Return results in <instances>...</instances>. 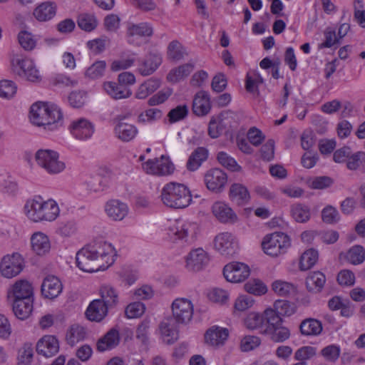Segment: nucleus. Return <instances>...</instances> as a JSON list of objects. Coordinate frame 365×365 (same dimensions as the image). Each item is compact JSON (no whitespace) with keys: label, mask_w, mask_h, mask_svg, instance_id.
Wrapping results in <instances>:
<instances>
[{"label":"nucleus","mask_w":365,"mask_h":365,"mask_svg":"<svg viewBox=\"0 0 365 365\" xmlns=\"http://www.w3.org/2000/svg\"><path fill=\"white\" fill-rule=\"evenodd\" d=\"M115 256L110 243L99 240L81 249L76 253V263L81 270L94 272L108 269L114 263Z\"/></svg>","instance_id":"f257e3e1"},{"label":"nucleus","mask_w":365,"mask_h":365,"mask_svg":"<svg viewBox=\"0 0 365 365\" xmlns=\"http://www.w3.org/2000/svg\"><path fill=\"white\" fill-rule=\"evenodd\" d=\"M30 120L34 125L48 131L56 130L63 124L61 108L57 105L41 102L31 106Z\"/></svg>","instance_id":"f03ea898"},{"label":"nucleus","mask_w":365,"mask_h":365,"mask_svg":"<svg viewBox=\"0 0 365 365\" xmlns=\"http://www.w3.org/2000/svg\"><path fill=\"white\" fill-rule=\"evenodd\" d=\"M160 197L165 205L174 209L187 207L192 202L189 188L184 184L175 182L164 185Z\"/></svg>","instance_id":"7ed1b4c3"},{"label":"nucleus","mask_w":365,"mask_h":365,"mask_svg":"<svg viewBox=\"0 0 365 365\" xmlns=\"http://www.w3.org/2000/svg\"><path fill=\"white\" fill-rule=\"evenodd\" d=\"M197 225L183 220H175L170 222L167 230V235L174 242L192 244L195 242L197 234Z\"/></svg>","instance_id":"20e7f679"},{"label":"nucleus","mask_w":365,"mask_h":365,"mask_svg":"<svg viewBox=\"0 0 365 365\" xmlns=\"http://www.w3.org/2000/svg\"><path fill=\"white\" fill-rule=\"evenodd\" d=\"M35 160L38 166L49 174H58L65 168V163L59 160V154L53 150L40 149L35 154Z\"/></svg>","instance_id":"39448f33"},{"label":"nucleus","mask_w":365,"mask_h":365,"mask_svg":"<svg viewBox=\"0 0 365 365\" xmlns=\"http://www.w3.org/2000/svg\"><path fill=\"white\" fill-rule=\"evenodd\" d=\"M289 246V238L283 232H274L266 235L262 242L264 253L272 257L284 253Z\"/></svg>","instance_id":"423d86ee"},{"label":"nucleus","mask_w":365,"mask_h":365,"mask_svg":"<svg viewBox=\"0 0 365 365\" xmlns=\"http://www.w3.org/2000/svg\"><path fill=\"white\" fill-rule=\"evenodd\" d=\"M11 66L14 73L19 76L25 77L29 81H41L39 71L31 59L21 58L19 56L14 57L11 60Z\"/></svg>","instance_id":"0eeeda50"},{"label":"nucleus","mask_w":365,"mask_h":365,"mask_svg":"<svg viewBox=\"0 0 365 365\" xmlns=\"http://www.w3.org/2000/svg\"><path fill=\"white\" fill-rule=\"evenodd\" d=\"M173 319L178 324H188L193 315V305L186 298L175 299L171 305Z\"/></svg>","instance_id":"6e6552de"},{"label":"nucleus","mask_w":365,"mask_h":365,"mask_svg":"<svg viewBox=\"0 0 365 365\" xmlns=\"http://www.w3.org/2000/svg\"><path fill=\"white\" fill-rule=\"evenodd\" d=\"M142 168L146 173L159 176L170 175L175 169L170 159L164 155L160 158L148 160L142 164Z\"/></svg>","instance_id":"1a4fd4ad"},{"label":"nucleus","mask_w":365,"mask_h":365,"mask_svg":"<svg viewBox=\"0 0 365 365\" xmlns=\"http://www.w3.org/2000/svg\"><path fill=\"white\" fill-rule=\"evenodd\" d=\"M24 269V259L19 253L6 255L0 263V272L4 277L12 278L16 277Z\"/></svg>","instance_id":"9d476101"},{"label":"nucleus","mask_w":365,"mask_h":365,"mask_svg":"<svg viewBox=\"0 0 365 365\" xmlns=\"http://www.w3.org/2000/svg\"><path fill=\"white\" fill-rule=\"evenodd\" d=\"M214 247L221 255L232 256L238 249L236 238L228 232H221L217 235L214 239Z\"/></svg>","instance_id":"9b49d317"},{"label":"nucleus","mask_w":365,"mask_h":365,"mask_svg":"<svg viewBox=\"0 0 365 365\" xmlns=\"http://www.w3.org/2000/svg\"><path fill=\"white\" fill-rule=\"evenodd\" d=\"M250 274V267L245 263L234 262L227 264L223 269V274L227 281L238 283L244 281Z\"/></svg>","instance_id":"f8f14e48"},{"label":"nucleus","mask_w":365,"mask_h":365,"mask_svg":"<svg viewBox=\"0 0 365 365\" xmlns=\"http://www.w3.org/2000/svg\"><path fill=\"white\" fill-rule=\"evenodd\" d=\"M205 183L207 188L212 192H218L225 187L227 176L219 168L209 170L205 175Z\"/></svg>","instance_id":"ddd939ff"},{"label":"nucleus","mask_w":365,"mask_h":365,"mask_svg":"<svg viewBox=\"0 0 365 365\" xmlns=\"http://www.w3.org/2000/svg\"><path fill=\"white\" fill-rule=\"evenodd\" d=\"M172 317L164 318L158 325L160 338L166 344H173L178 339V329Z\"/></svg>","instance_id":"4468645a"},{"label":"nucleus","mask_w":365,"mask_h":365,"mask_svg":"<svg viewBox=\"0 0 365 365\" xmlns=\"http://www.w3.org/2000/svg\"><path fill=\"white\" fill-rule=\"evenodd\" d=\"M12 292L14 298L24 299L26 301L29 302V299H33V287L31 284L25 279H21L13 285ZM26 308L24 312L18 311V313L24 315L30 310L29 302L24 303Z\"/></svg>","instance_id":"2eb2a0df"},{"label":"nucleus","mask_w":365,"mask_h":365,"mask_svg":"<svg viewBox=\"0 0 365 365\" xmlns=\"http://www.w3.org/2000/svg\"><path fill=\"white\" fill-rule=\"evenodd\" d=\"M162 63L159 53H150L143 58L138 59V71L143 76L153 74Z\"/></svg>","instance_id":"dca6fc26"},{"label":"nucleus","mask_w":365,"mask_h":365,"mask_svg":"<svg viewBox=\"0 0 365 365\" xmlns=\"http://www.w3.org/2000/svg\"><path fill=\"white\" fill-rule=\"evenodd\" d=\"M71 134L76 139L84 140L90 138L94 133L93 125L85 118L74 120L70 125Z\"/></svg>","instance_id":"f3484780"},{"label":"nucleus","mask_w":365,"mask_h":365,"mask_svg":"<svg viewBox=\"0 0 365 365\" xmlns=\"http://www.w3.org/2000/svg\"><path fill=\"white\" fill-rule=\"evenodd\" d=\"M129 208L127 204L118 200H111L105 205V212L112 220L121 221L128 215Z\"/></svg>","instance_id":"a211bd4d"},{"label":"nucleus","mask_w":365,"mask_h":365,"mask_svg":"<svg viewBox=\"0 0 365 365\" xmlns=\"http://www.w3.org/2000/svg\"><path fill=\"white\" fill-rule=\"evenodd\" d=\"M58 350V341L54 336H44L38 340L36 344V352L46 358L54 356Z\"/></svg>","instance_id":"6ab92c4d"},{"label":"nucleus","mask_w":365,"mask_h":365,"mask_svg":"<svg viewBox=\"0 0 365 365\" xmlns=\"http://www.w3.org/2000/svg\"><path fill=\"white\" fill-rule=\"evenodd\" d=\"M63 285L60 279L53 275L46 277L41 284V293L45 298L54 299L62 292Z\"/></svg>","instance_id":"aec40b11"},{"label":"nucleus","mask_w":365,"mask_h":365,"mask_svg":"<svg viewBox=\"0 0 365 365\" xmlns=\"http://www.w3.org/2000/svg\"><path fill=\"white\" fill-rule=\"evenodd\" d=\"M208 262V256L202 248L191 251L186 259L187 267L192 271L202 269Z\"/></svg>","instance_id":"412c9836"},{"label":"nucleus","mask_w":365,"mask_h":365,"mask_svg":"<svg viewBox=\"0 0 365 365\" xmlns=\"http://www.w3.org/2000/svg\"><path fill=\"white\" fill-rule=\"evenodd\" d=\"M212 211L216 218L223 223H233L237 215L231 207L222 202H216L212 207Z\"/></svg>","instance_id":"4be33fe9"},{"label":"nucleus","mask_w":365,"mask_h":365,"mask_svg":"<svg viewBox=\"0 0 365 365\" xmlns=\"http://www.w3.org/2000/svg\"><path fill=\"white\" fill-rule=\"evenodd\" d=\"M106 93L115 100H120L129 98L132 95L131 90L119 83L108 81L103 84Z\"/></svg>","instance_id":"5701e85b"},{"label":"nucleus","mask_w":365,"mask_h":365,"mask_svg":"<svg viewBox=\"0 0 365 365\" xmlns=\"http://www.w3.org/2000/svg\"><path fill=\"white\" fill-rule=\"evenodd\" d=\"M211 109L209 94L205 91L196 93L192 102V110L198 116L207 115Z\"/></svg>","instance_id":"b1692460"},{"label":"nucleus","mask_w":365,"mask_h":365,"mask_svg":"<svg viewBox=\"0 0 365 365\" xmlns=\"http://www.w3.org/2000/svg\"><path fill=\"white\" fill-rule=\"evenodd\" d=\"M108 309L101 299H95L90 303L86 315L91 321L100 322L107 315Z\"/></svg>","instance_id":"393cba45"},{"label":"nucleus","mask_w":365,"mask_h":365,"mask_svg":"<svg viewBox=\"0 0 365 365\" xmlns=\"http://www.w3.org/2000/svg\"><path fill=\"white\" fill-rule=\"evenodd\" d=\"M228 331L225 328L212 327L205 334V342L211 346L222 344L227 339Z\"/></svg>","instance_id":"a878e982"},{"label":"nucleus","mask_w":365,"mask_h":365,"mask_svg":"<svg viewBox=\"0 0 365 365\" xmlns=\"http://www.w3.org/2000/svg\"><path fill=\"white\" fill-rule=\"evenodd\" d=\"M43 202V200L40 196H36L26 202L24 210L28 218L35 222H41Z\"/></svg>","instance_id":"bb28decb"},{"label":"nucleus","mask_w":365,"mask_h":365,"mask_svg":"<svg viewBox=\"0 0 365 365\" xmlns=\"http://www.w3.org/2000/svg\"><path fill=\"white\" fill-rule=\"evenodd\" d=\"M56 9V4L53 2H43L34 9V16L39 21H47L55 16Z\"/></svg>","instance_id":"cd10ccee"},{"label":"nucleus","mask_w":365,"mask_h":365,"mask_svg":"<svg viewBox=\"0 0 365 365\" xmlns=\"http://www.w3.org/2000/svg\"><path fill=\"white\" fill-rule=\"evenodd\" d=\"M229 195L230 200L238 205L247 204L250 198L247 188L240 183H234L230 186Z\"/></svg>","instance_id":"c85d7f7f"},{"label":"nucleus","mask_w":365,"mask_h":365,"mask_svg":"<svg viewBox=\"0 0 365 365\" xmlns=\"http://www.w3.org/2000/svg\"><path fill=\"white\" fill-rule=\"evenodd\" d=\"M31 243L33 251L38 255H43L51 249L48 236L42 232L34 233L31 236Z\"/></svg>","instance_id":"c756f323"},{"label":"nucleus","mask_w":365,"mask_h":365,"mask_svg":"<svg viewBox=\"0 0 365 365\" xmlns=\"http://www.w3.org/2000/svg\"><path fill=\"white\" fill-rule=\"evenodd\" d=\"M208 157V150L204 147L197 148L190 155L186 167L190 171L197 170L202 163L207 160Z\"/></svg>","instance_id":"7c9ffc66"},{"label":"nucleus","mask_w":365,"mask_h":365,"mask_svg":"<svg viewBox=\"0 0 365 365\" xmlns=\"http://www.w3.org/2000/svg\"><path fill=\"white\" fill-rule=\"evenodd\" d=\"M120 341L118 331L111 329L107 334L100 339L96 344L99 351H105L116 346Z\"/></svg>","instance_id":"2f4dec72"},{"label":"nucleus","mask_w":365,"mask_h":365,"mask_svg":"<svg viewBox=\"0 0 365 365\" xmlns=\"http://www.w3.org/2000/svg\"><path fill=\"white\" fill-rule=\"evenodd\" d=\"M115 136L124 142H128L133 139L138 133L137 128L132 124L119 121L115 126Z\"/></svg>","instance_id":"473e14b6"},{"label":"nucleus","mask_w":365,"mask_h":365,"mask_svg":"<svg viewBox=\"0 0 365 365\" xmlns=\"http://www.w3.org/2000/svg\"><path fill=\"white\" fill-rule=\"evenodd\" d=\"M160 86V81L155 78H150L141 83L135 93L138 99H145L157 91Z\"/></svg>","instance_id":"72a5a7b5"},{"label":"nucleus","mask_w":365,"mask_h":365,"mask_svg":"<svg viewBox=\"0 0 365 365\" xmlns=\"http://www.w3.org/2000/svg\"><path fill=\"white\" fill-rule=\"evenodd\" d=\"M326 282L325 275L319 272H310L306 279V286L309 292H319Z\"/></svg>","instance_id":"f704fd0d"},{"label":"nucleus","mask_w":365,"mask_h":365,"mask_svg":"<svg viewBox=\"0 0 365 365\" xmlns=\"http://www.w3.org/2000/svg\"><path fill=\"white\" fill-rule=\"evenodd\" d=\"M153 34L152 26L147 22L129 24L127 27V34L129 37H150Z\"/></svg>","instance_id":"c9c22d12"},{"label":"nucleus","mask_w":365,"mask_h":365,"mask_svg":"<svg viewBox=\"0 0 365 365\" xmlns=\"http://www.w3.org/2000/svg\"><path fill=\"white\" fill-rule=\"evenodd\" d=\"M101 302L108 308L115 307L118 302L117 291L110 285H103L100 289Z\"/></svg>","instance_id":"e433bc0d"},{"label":"nucleus","mask_w":365,"mask_h":365,"mask_svg":"<svg viewBox=\"0 0 365 365\" xmlns=\"http://www.w3.org/2000/svg\"><path fill=\"white\" fill-rule=\"evenodd\" d=\"M43 204L41 212V222L55 220L60 212L58 204L53 200H43Z\"/></svg>","instance_id":"4c0bfd02"},{"label":"nucleus","mask_w":365,"mask_h":365,"mask_svg":"<svg viewBox=\"0 0 365 365\" xmlns=\"http://www.w3.org/2000/svg\"><path fill=\"white\" fill-rule=\"evenodd\" d=\"M264 323L262 334H266L274 328L282 325V317L274 312L272 309H267L264 312Z\"/></svg>","instance_id":"58836bf2"},{"label":"nucleus","mask_w":365,"mask_h":365,"mask_svg":"<svg viewBox=\"0 0 365 365\" xmlns=\"http://www.w3.org/2000/svg\"><path fill=\"white\" fill-rule=\"evenodd\" d=\"M292 218L299 223H305L309 220L311 217V210L309 206L296 203L292 205L290 210Z\"/></svg>","instance_id":"ea45409f"},{"label":"nucleus","mask_w":365,"mask_h":365,"mask_svg":"<svg viewBox=\"0 0 365 365\" xmlns=\"http://www.w3.org/2000/svg\"><path fill=\"white\" fill-rule=\"evenodd\" d=\"M192 63H185L172 69L168 74L167 79L170 82L176 83L187 76L193 70Z\"/></svg>","instance_id":"a19ab883"},{"label":"nucleus","mask_w":365,"mask_h":365,"mask_svg":"<svg viewBox=\"0 0 365 365\" xmlns=\"http://www.w3.org/2000/svg\"><path fill=\"white\" fill-rule=\"evenodd\" d=\"M319 258L318 252L314 249L306 250L301 256L299 267L301 270L305 271L312 268L317 262Z\"/></svg>","instance_id":"79ce46f5"},{"label":"nucleus","mask_w":365,"mask_h":365,"mask_svg":"<svg viewBox=\"0 0 365 365\" xmlns=\"http://www.w3.org/2000/svg\"><path fill=\"white\" fill-rule=\"evenodd\" d=\"M264 312L259 314L256 312L250 313L245 320V324L250 329H259L262 334L264 329Z\"/></svg>","instance_id":"37998d69"},{"label":"nucleus","mask_w":365,"mask_h":365,"mask_svg":"<svg viewBox=\"0 0 365 365\" xmlns=\"http://www.w3.org/2000/svg\"><path fill=\"white\" fill-rule=\"evenodd\" d=\"M322 330L320 322L316 319H307L300 324V331L303 335H317L321 333Z\"/></svg>","instance_id":"c03bdc74"},{"label":"nucleus","mask_w":365,"mask_h":365,"mask_svg":"<svg viewBox=\"0 0 365 365\" xmlns=\"http://www.w3.org/2000/svg\"><path fill=\"white\" fill-rule=\"evenodd\" d=\"M347 260L352 264L363 263L365 260V250L361 245H354L346 253Z\"/></svg>","instance_id":"a18cd8bd"},{"label":"nucleus","mask_w":365,"mask_h":365,"mask_svg":"<svg viewBox=\"0 0 365 365\" xmlns=\"http://www.w3.org/2000/svg\"><path fill=\"white\" fill-rule=\"evenodd\" d=\"M225 125L222 115L212 116L208 125V135L212 138H218L223 132Z\"/></svg>","instance_id":"49530a36"},{"label":"nucleus","mask_w":365,"mask_h":365,"mask_svg":"<svg viewBox=\"0 0 365 365\" xmlns=\"http://www.w3.org/2000/svg\"><path fill=\"white\" fill-rule=\"evenodd\" d=\"M272 310L282 317H289L295 312V306L287 300H277Z\"/></svg>","instance_id":"de8ad7c7"},{"label":"nucleus","mask_w":365,"mask_h":365,"mask_svg":"<svg viewBox=\"0 0 365 365\" xmlns=\"http://www.w3.org/2000/svg\"><path fill=\"white\" fill-rule=\"evenodd\" d=\"M85 336L86 331L84 327L78 324H73L67 332L66 339L69 344L73 346L77 342L83 340Z\"/></svg>","instance_id":"09e8293b"},{"label":"nucleus","mask_w":365,"mask_h":365,"mask_svg":"<svg viewBox=\"0 0 365 365\" xmlns=\"http://www.w3.org/2000/svg\"><path fill=\"white\" fill-rule=\"evenodd\" d=\"M34 356L32 345L26 343L19 350L17 365H31Z\"/></svg>","instance_id":"8fccbe9b"},{"label":"nucleus","mask_w":365,"mask_h":365,"mask_svg":"<svg viewBox=\"0 0 365 365\" xmlns=\"http://www.w3.org/2000/svg\"><path fill=\"white\" fill-rule=\"evenodd\" d=\"M78 25L82 30L89 32L96 28L98 21L93 14H82L78 16Z\"/></svg>","instance_id":"3c124183"},{"label":"nucleus","mask_w":365,"mask_h":365,"mask_svg":"<svg viewBox=\"0 0 365 365\" xmlns=\"http://www.w3.org/2000/svg\"><path fill=\"white\" fill-rule=\"evenodd\" d=\"M274 342H283L290 336L289 329L281 325L265 334Z\"/></svg>","instance_id":"603ef678"},{"label":"nucleus","mask_w":365,"mask_h":365,"mask_svg":"<svg viewBox=\"0 0 365 365\" xmlns=\"http://www.w3.org/2000/svg\"><path fill=\"white\" fill-rule=\"evenodd\" d=\"M340 353V347L335 344L328 345L321 350L322 356L326 361L331 363H334L338 360Z\"/></svg>","instance_id":"864d4df0"},{"label":"nucleus","mask_w":365,"mask_h":365,"mask_svg":"<svg viewBox=\"0 0 365 365\" xmlns=\"http://www.w3.org/2000/svg\"><path fill=\"white\" fill-rule=\"evenodd\" d=\"M245 289L250 294L261 295L267 292V287L259 279H251L245 284Z\"/></svg>","instance_id":"5fc2aeb1"},{"label":"nucleus","mask_w":365,"mask_h":365,"mask_svg":"<svg viewBox=\"0 0 365 365\" xmlns=\"http://www.w3.org/2000/svg\"><path fill=\"white\" fill-rule=\"evenodd\" d=\"M17 86L11 81L3 80L0 81V97L9 99L14 97L16 92Z\"/></svg>","instance_id":"6e6d98bb"},{"label":"nucleus","mask_w":365,"mask_h":365,"mask_svg":"<svg viewBox=\"0 0 365 365\" xmlns=\"http://www.w3.org/2000/svg\"><path fill=\"white\" fill-rule=\"evenodd\" d=\"M150 327V320L149 319H144L136 329V339L143 344H146L148 341Z\"/></svg>","instance_id":"4d7b16f0"},{"label":"nucleus","mask_w":365,"mask_h":365,"mask_svg":"<svg viewBox=\"0 0 365 365\" xmlns=\"http://www.w3.org/2000/svg\"><path fill=\"white\" fill-rule=\"evenodd\" d=\"M18 41L21 46L26 51L33 50L36 44L33 35L26 31H21L18 35Z\"/></svg>","instance_id":"13d9d810"},{"label":"nucleus","mask_w":365,"mask_h":365,"mask_svg":"<svg viewBox=\"0 0 365 365\" xmlns=\"http://www.w3.org/2000/svg\"><path fill=\"white\" fill-rule=\"evenodd\" d=\"M145 310V304L142 302H136L130 303L126 307L125 314L128 319L138 318L143 314Z\"/></svg>","instance_id":"bf43d9fd"},{"label":"nucleus","mask_w":365,"mask_h":365,"mask_svg":"<svg viewBox=\"0 0 365 365\" xmlns=\"http://www.w3.org/2000/svg\"><path fill=\"white\" fill-rule=\"evenodd\" d=\"M106 63L104 61H99L92 64L86 71V76L90 78H98L103 76Z\"/></svg>","instance_id":"052dcab7"},{"label":"nucleus","mask_w":365,"mask_h":365,"mask_svg":"<svg viewBox=\"0 0 365 365\" xmlns=\"http://www.w3.org/2000/svg\"><path fill=\"white\" fill-rule=\"evenodd\" d=\"M272 289L280 296H288L294 292L295 288L291 283L276 281L272 284Z\"/></svg>","instance_id":"680f3d73"},{"label":"nucleus","mask_w":365,"mask_h":365,"mask_svg":"<svg viewBox=\"0 0 365 365\" xmlns=\"http://www.w3.org/2000/svg\"><path fill=\"white\" fill-rule=\"evenodd\" d=\"M322 218L327 224H334L339 221V214L335 207L328 205L322 210Z\"/></svg>","instance_id":"e2e57ef3"},{"label":"nucleus","mask_w":365,"mask_h":365,"mask_svg":"<svg viewBox=\"0 0 365 365\" xmlns=\"http://www.w3.org/2000/svg\"><path fill=\"white\" fill-rule=\"evenodd\" d=\"M217 158L222 166L232 171H237L240 168L236 160L225 152H219Z\"/></svg>","instance_id":"0e129e2a"},{"label":"nucleus","mask_w":365,"mask_h":365,"mask_svg":"<svg viewBox=\"0 0 365 365\" xmlns=\"http://www.w3.org/2000/svg\"><path fill=\"white\" fill-rule=\"evenodd\" d=\"M363 162H365L364 152L351 153L346 161V167L349 170H355L359 168Z\"/></svg>","instance_id":"69168bd1"},{"label":"nucleus","mask_w":365,"mask_h":365,"mask_svg":"<svg viewBox=\"0 0 365 365\" xmlns=\"http://www.w3.org/2000/svg\"><path fill=\"white\" fill-rule=\"evenodd\" d=\"M78 230L76 222L73 220L62 222L58 228V233L63 237L74 235Z\"/></svg>","instance_id":"338daca9"},{"label":"nucleus","mask_w":365,"mask_h":365,"mask_svg":"<svg viewBox=\"0 0 365 365\" xmlns=\"http://www.w3.org/2000/svg\"><path fill=\"white\" fill-rule=\"evenodd\" d=\"M316 355V348L310 346H302L294 353V359L299 361H306Z\"/></svg>","instance_id":"774afa93"}]
</instances>
